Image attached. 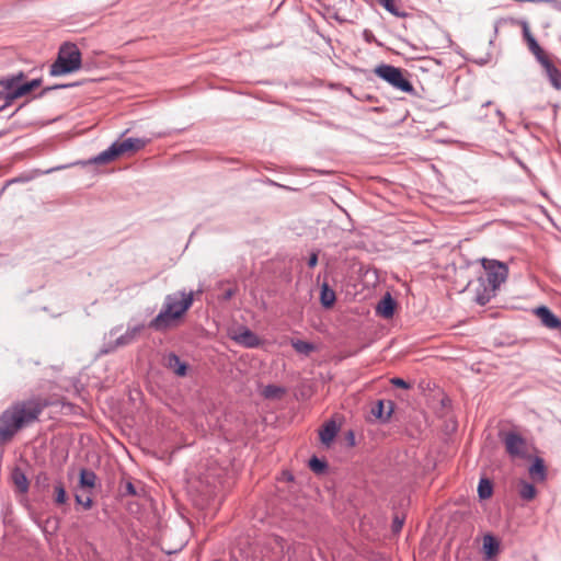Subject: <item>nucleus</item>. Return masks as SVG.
<instances>
[{
    "mask_svg": "<svg viewBox=\"0 0 561 561\" xmlns=\"http://www.w3.org/2000/svg\"><path fill=\"white\" fill-rule=\"evenodd\" d=\"M495 291H491L488 288H483L482 291H478L476 296V301L480 306H485L491 298L494 296Z\"/></svg>",
    "mask_w": 561,
    "mask_h": 561,
    "instance_id": "obj_32",
    "label": "nucleus"
},
{
    "mask_svg": "<svg viewBox=\"0 0 561 561\" xmlns=\"http://www.w3.org/2000/svg\"><path fill=\"white\" fill-rule=\"evenodd\" d=\"M500 437L505 445L506 453L512 458L525 459L528 457L526 439L515 431L501 432Z\"/></svg>",
    "mask_w": 561,
    "mask_h": 561,
    "instance_id": "obj_7",
    "label": "nucleus"
},
{
    "mask_svg": "<svg viewBox=\"0 0 561 561\" xmlns=\"http://www.w3.org/2000/svg\"><path fill=\"white\" fill-rule=\"evenodd\" d=\"M291 347L301 355L308 356L310 353L314 352L317 346L308 341H302L299 339H291L290 340Z\"/></svg>",
    "mask_w": 561,
    "mask_h": 561,
    "instance_id": "obj_22",
    "label": "nucleus"
},
{
    "mask_svg": "<svg viewBox=\"0 0 561 561\" xmlns=\"http://www.w3.org/2000/svg\"><path fill=\"white\" fill-rule=\"evenodd\" d=\"M82 66L81 53L76 44L64 43L57 54V58L50 65L49 75L53 77L65 76L78 71Z\"/></svg>",
    "mask_w": 561,
    "mask_h": 561,
    "instance_id": "obj_4",
    "label": "nucleus"
},
{
    "mask_svg": "<svg viewBox=\"0 0 561 561\" xmlns=\"http://www.w3.org/2000/svg\"><path fill=\"white\" fill-rule=\"evenodd\" d=\"M46 404L37 399L13 402L0 414V446L11 442L25 426L38 420Z\"/></svg>",
    "mask_w": 561,
    "mask_h": 561,
    "instance_id": "obj_1",
    "label": "nucleus"
},
{
    "mask_svg": "<svg viewBox=\"0 0 561 561\" xmlns=\"http://www.w3.org/2000/svg\"><path fill=\"white\" fill-rule=\"evenodd\" d=\"M493 493V484L486 478H481L478 484V495L481 500L491 497Z\"/></svg>",
    "mask_w": 561,
    "mask_h": 561,
    "instance_id": "obj_26",
    "label": "nucleus"
},
{
    "mask_svg": "<svg viewBox=\"0 0 561 561\" xmlns=\"http://www.w3.org/2000/svg\"><path fill=\"white\" fill-rule=\"evenodd\" d=\"M165 366L179 377L186 376L188 369V365L183 362L175 353H169L167 355Z\"/></svg>",
    "mask_w": 561,
    "mask_h": 561,
    "instance_id": "obj_12",
    "label": "nucleus"
},
{
    "mask_svg": "<svg viewBox=\"0 0 561 561\" xmlns=\"http://www.w3.org/2000/svg\"><path fill=\"white\" fill-rule=\"evenodd\" d=\"M477 62H478L479 65H484V64L486 62V60H485V59H481V60H479V61H477Z\"/></svg>",
    "mask_w": 561,
    "mask_h": 561,
    "instance_id": "obj_50",
    "label": "nucleus"
},
{
    "mask_svg": "<svg viewBox=\"0 0 561 561\" xmlns=\"http://www.w3.org/2000/svg\"><path fill=\"white\" fill-rule=\"evenodd\" d=\"M73 85H76V83L55 84V85H51V87H46L36 95V98H43L44 95H46L48 92H50L53 90L66 89V88L73 87Z\"/></svg>",
    "mask_w": 561,
    "mask_h": 561,
    "instance_id": "obj_35",
    "label": "nucleus"
},
{
    "mask_svg": "<svg viewBox=\"0 0 561 561\" xmlns=\"http://www.w3.org/2000/svg\"><path fill=\"white\" fill-rule=\"evenodd\" d=\"M118 331H119V327H115V328L111 329V331L108 333L110 337L116 335Z\"/></svg>",
    "mask_w": 561,
    "mask_h": 561,
    "instance_id": "obj_43",
    "label": "nucleus"
},
{
    "mask_svg": "<svg viewBox=\"0 0 561 561\" xmlns=\"http://www.w3.org/2000/svg\"><path fill=\"white\" fill-rule=\"evenodd\" d=\"M283 4V1H279V4L277 5V9H280Z\"/></svg>",
    "mask_w": 561,
    "mask_h": 561,
    "instance_id": "obj_54",
    "label": "nucleus"
},
{
    "mask_svg": "<svg viewBox=\"0 0 561 561\" xmlns=\"http://www.w3.org/2000/svg\"><path fill=\"white\" fill-rule=\"evenodd\" d=\"M122 496H137L139 495L137 489L131 481H127L119 490Z\"/></svg>",
    "mask_w": 561,
    "mask_h": 561,
    "instance_id": "obj_33",
    "label": "nucleus"
},
{
    "mask_svg": "<svg viewBox=\"0 0 561 561\" xmlns=\"http://www.w3.org/2000/svg\"><path fill=\"white\" fill-rule=\"evenodd\" d=\"M390 382H391V385H393L394 387H398V388H402V389L411 388V385L408 381H405L404 379L399 378V377H393L390 380Z\"/></svg>",
    "mask_w": 561,
    "mask_h": 561,
    "instance_id": "obj_38",
    "label": "nucleus"
},
{
    "mask_svg": "<svg viewBox=\"0 0 561 561\" xmlns=\"http://www.w3.org/2000/svg\"><path fill=\"white\" fill-rule=\"evenodd\" d=\"M32 92L27 81L14 85V88H11V91L7 98V103H4V106L9 107L15 100L28 94Z\"/></svg>",
    "mask_w": 561,
    "mask_h": 561,
    "instance_id": "obj_20",
    "label": "nucleus"
},
{
    "mask_svg": "<svg viewBox=\"0 0 561 561\" xmlns=\"http://www.w3.org/2000/svg\"><path fill=\"white\" fill-rule=\"evenodd\" d=\"M12 480L19 492L26 493L28 490V480L21 469H14L12 472Z\"/></svg>",
    "mask_w": 561,
    "mask_h": 561,
    "instance_id": "obj_24",
    "label": "nucleus"
},
{
    "mask_svg": "<svg viewBox=\"0 0 561 561\" xmlns=\"http://www.w3.org/2000/svg\"><path fill=\"white\" fill-rule=\"evenodd\" d=\"M337 432H339V427H337L335 421H333V420L327 421L323 424L322 428L319 431V437H320L321 443L329 446L335 438Z\"/></svg>",
    "mask_w": 561,
    "mask_h": 561,
    "instance_id": "obj_16",
    "label": "nucleus"
},
{
    "mask_svg": "<svg viewBox=\"0 0 561 561\" xmlns=\"http://www.w3.org/2000/svg\"><path fill=\"white\" fill-rule=\"evenodd\" d=\"M335 291L328 285V283H323L320 287V302L322 307L330 309L335 304Z\"/></svg>",
    "mask_w": 561,
    "mask_h": 561,
    "instance_id": "obj_19",
    "label": "nucleus"
},
{
    "mask_svg": "<svg viewBox=\"0 0 561 561\" xmlns=\"http://www.w3.org/2000/svg\"><path fill=\"white\" fill-rule=\"evenodd\" d=\"M403 523H404V519L402 517H400L399 515H396L392 520V526H391L392 531L399 533L402 529Z\"/></svg>",
    "mask_w": 561,
    "mask_h": 561,
    "instance_id": "obj_39",
    "label": "nucleus"
},
{
    "mask_svg": "<svg viewBox=\"0 0 561 561\" xmlns=\"http://www.w3.org/2000/svg\"><path fill=\"white\" fill-rule=\"evenodd\" d=\"M10 91H11L10 87L7 84L3 77H1L0 78V100H2L3 103H7V98L10 93Z\"/></svg>",
    "mask_w": 561,
    "mask_h": 561,
    "instance_id": "obj_36",
    "label": "nucleus"
},
{
    "mask_svg": "<svg viewBox=\"0 0 561 561\" xmlns=\"http://www.w3.org/2000/svg\"><path fill=\"white\" fill-rule=\"evenodd\" d=\"M495 113H496V115L499 116L500 122H503V121H504V118H505V116H504L503 112H502L501 110H496V112H495Z\"/></svg>",
    "mask_w": 561,
    "mask_h": 561,
    "instance_id": "obj_44",
    "label": "nucleus"
},
{
    "mask_svg": "<svg viewBox=\"0 0 561 561\" xmlns=\"http://www.w3.org/2000/svg\"><path fill=\"white\" fill-rule=\"evenodd\" d=\"M285 393V389L276 385H267L264 387L262 394L265 399H279Z\"/></svg>",
    "mask_w": 561,
    "mask_h": 561,
    "instance_id": "obj_27",
    "label": "nucleus"
},
{
    "mask_svg": "<svg viewBox=\"0 0 561 561\" xmlns=\"http://www.w3.org/2000/svg\"><path fill=\"white\" fill-rule=\"evenodd\" d=\"M283 4V1H279V4L277 5V9H280Z\"/></svg>",
    "mask_w": 561,
    "mask_h": 561,
    "instance_id": "obj_53",
    "label": "nucleus"
},
{
    "mask_svg": "<svg viewBox=\"0 0 561 561\" xmlns=\"http://www.w3.org/2000/svg\"><path fill=\"white\" fill-rule=\"evenodd\" d=\"M236 294V290L232 288H228L222 294V300L227 301L230 300Z\"/></svg>",
    "mask_w": 561,
    "mask_h": 561,
    "instance_id": "obj_42",
    "label": "nucleus"
},
{
    "mask_svg": "<svg viewBox=\"0 0 561 561\" xmlns=\"http://www.w3.org/2000/svg\"><path fill=\"white\" fill-rule=\"evenodd\" d=\"M309 468L316 474H322L328 469V463L325 460L318 458L317 456H312L309 459Z\"/></svg>",
    "mask_w": 561,
    "mask_h": 561,
    "instance_id": "obj_28",
    "label": "nucleus"
},
{
    "mask_svg": "<svg viewBox=\"0 0 561 561\" xmlns=\"http://www.w3.org/2000/svg\"><path fill=\"white\" fill-rule=\"evenodd\" d=\"M7 106H4V103L0 104V112L4 111Z\"/></svg>",
    "mask_w": 561,
    "mask_h": 561,
    "instance_id": "obj_49",
    "label": "nucleus"
},
{
    "mask_svg": "<svg viewBox=\"0 0 561 561\" xmlns=\"http://www.w3.org/2000/svg\"><path fill=\"white\" fill-rule=\"evenodd\" d=\"M542 66L547 78L549 79L551 85L556 90H561V71L554 66V64L546 56L541 60H539Z\"/></svg>",
    "mask_w": 561,
    "mask_h": 561,
    "instance_id": "obj_9",
    "label": "nucleus"
},
{
    "mask_svg": "<svg viewBox=\"0 0 561 561\" xmlns=\"http://www.w3.org/2000/svg\"><path fill=\"white\" fill-rule=\"evenodd\" d=\"M524 37L528 44L529 50L536 56V59L539 61L542 58H545L547 55L545 54L543 49L539 46L536 38L531 35L528 26L524 25Z\"/></svg>",
    "mask_w": 561,
    "mask_h": 561,
    "instance_id": "obj_18",
    "label": "nucleus"
},
{
    "mask_svg": "<svg viewBox=\"0 0 561 561\" xmlns=\"http://www.w3.org/2000/svg\"><path fill=\"white\" fill-rule=\"evenodd\" d=\"M96 474L94 471L90 470V469H85V468H82L80 470V474H79V485L80 488H89V489H92L95 486V483H96Z\"/></svg>",
    "mask_w": 561,
    "mask_h": 561,
    "instance_id": "obj_21",
    "label": "nucleus"
},
{
    "mask_svg": "<svg viewBox=\"0 0 561 561\" xmlns=\"http://www.w3.org/2000/svg\"><path fill=\"white\" fill-rule=\"evenodd\" d=\"M194 291L178 290L164 298L160 312L149 322L148 327L154 331L168 329L173 320L182 318L194 302Z\"/></svg>",
    "mask_w": 561,
    "mask_h": 561,
    "instance_id": "obj_2",
    "label": "nucleus"
},
{
    "mask_svg": "<svg viewBox=\"0 0 561 561\" xmlns=\"http://www.w3.org/2000/svg\"><path fill=\"white\" fill-rule=\"evenodd\" d=\"M348 436L352 437V445H353L354 444V434H353V432H350Z\"/></svg>",
    "mask_w": 561,
    "mask_h": 561,
    "instance_id": "obj_48",
    "label": "nucleus"
},
{
    "mask_svg": "<svg viewBox=\"0 0 561 561\" xmlns=\"http://www.w3.org/2000/svg\"><path fill=\"white\" fill-rule=\"evenodd\" d=\"M234 340L240 345L249 348L257 347L261 344L260 337L248 328H243L239 334L234 336Z\"/></svg>",
    "mask_w": 561,
    "mask_h": 561,
    "instance_id": "obj_15",
    "label": "nucleus"
},
{
    "mask_svg": "<svg viewBox=\"0 0 561 561\" xmlns=\"http://www.w3.org/2000/svg\"><path fill=\"white\" fill-rule=\"evenodd\" d=\"M318 264V253L317 252H312L308 259V262H307V265L310 267V268H313L316 267Z\"/></svg>",
    "mask_w": 561,
    "mask_h": 561,
    "instance_id": "obj_40",
    "label": "nucleus"
},
{
    "mask_svg": "<svg viewBox=\"0 0 561 561\" xmlns=\"http://www.w3.org/2000/svg\"><path fill=\"white\" fill-rule=\"evenodd\" d=\"M397 302L391 297L389 293H387L377 304L376 312L385 319L392 318L396 311Z\"/></svg>",
    "mask_w": 561,
    "mask_h": 561,
    "instance_id": "obj_11",
    "label": "nucleus"
},
{
    "mask_svg": "<svg viewBox=\"0 0 561 561\" xmlns=\"http://www.w3.org/2000/svg\"><path fill=\"white\" fill-rule=\"evenodd\" d=\"M145 328V323H137L134 325L128 323L126 332L116 337V345H121L122 347L130 345L137 340L138 335L144 331Z\"/></svg>",
    "mask_w": 561,
    "mask_h": 561,
    "instance_id": "obj_10",
    "label": "nucleus"
},
{
    "mask_svg": "<svg viewBox=\"0 0 561 561\" xmlns=\"http://www.w3.org/2000/svg\"><path fill=\"white\" fill-rule=\"evenodd\" d=\"M325 19H334L340 23L347 22L348 19L344 15H342L339 11H335L331 8H325V13L323 14Z\"/></svg>",
    "mask_w": 561,
    "mask_h": 561,
    "instance_id": "obj_34",
    "label": "nucleus"
},
{
    "mask_svg": "<svg viewBox=\"0 0 561 561\" xmlns=\"http://www.w3.org/2000/svg\"><path fill=\"white\" fill-rule=\"evenodd\" d=\"M148 144V140L145 138H125V139H117L112 145L100 152L99 154L90 158L87 161H77L71 163V165H87V164H107L114 160H116L118 157L125 154V153H134L142 148ZM69 165H58L55 168H51L46 171V173H51L54 171L62 170Z\"/></svg>",
    "mask_w": 561,
    "mask_h": 561,
    "instance_id": "obj_3",
    "label": "nucleus"
},
{
    "mask_svg": "<svg viewBox=\"0 0 561 561\" xmlns=\"http://www.w3.org/2000/svg\"><path fill=\"white\" fill-rule=\"evenodd\" d=\"M483 557L485 560L494 559L500 552V541L499 539L491 535L486 534L483 537V546H482Z\"/></svg>",
    "mask_w": 561,
    "mask_h": 561,
    "instance_id": "obj_13",
    "label": "nucleus"
},
{
    "mask_svg": "<svg viewBox=\"0 0 561 561\" xmlns=\"http://www.w3.org/2000/svg\"><path fill=\"white\" fill-rule=\"evenodd\" d=\"M385 7V9L390 12L391 14L399 16V18H405L408 13L401 9V2H379Z\"/></svg>",
    "mask_w": 561,
    "mask_h": 561,
    "instance_id": "obj_29",
    "label": "nucleus"
},
{
    "mask_svg": "<svg viewBox=\"0 0 561 561\" xmlns=\"http://www.w3.org/2000/svg\"><path fill=\"white\" fill-rule=\"evenodd\" d=\"M536 494H537V490L534 484H531L525 480L519 481L518 495L522 500L531 501L535 499Z\"/></svg>",
    "mask_w": 561,
    "mask_h": 561,
    "instance_id": "obj_23",
    "label": "nucleus"
},
{
    "mask_svg": "<svg viewBox=\"0 0 561 561\" xmlns=\"http://www.w3.org/2000/svg\"><path fill=\"white\" fill-rule=\"evenodd\" d=\"M286 479H288V480H293V476H291L290 473H288V474L286 476Z\"/></svg>",
    "mask_w": 561,
    "mask_h": 561,
    "instance_id": "obj_51",
    "label": "nucleus"
},
{
    "mask_svg": "<svg viewBox=\"0 0 561 561\" xmlns=\"http://www.w3.org/2000/svg\"><path fill=\"white\" fill-rule=\"evenodd\" d=\"M54 501L57 505L66 504L68 501L66 488L60 480L56 481L54 484Z\"/></svg>",
    "mask_w": 561,
    "mask_h": 561,
    "instance_id": "obj_25",
    "label": "nucleus"
},
{
    "mask_svg": "<svg viewBox=\"0 0 561 561\" xmlns=\"http://www.w3.org/2000/svg\"><path fill=\"white\" fill-rule=\"evenodd\" d=\"M118 347H122L121 345H116V339L114 341H105L102 345V347L98 352V357L107 355L110 353L115 352Z\"/></svg>",
    "mask_w": 561,
    "mask_h": 561,
    "instance_id": "obj_31",
    "label": "nucleus"
},
{
    "mask_svg": "<svg viewBox=\"0 0 561 561\" xmlns=\"http://www.w3.org/2000/svg\"><path fill=\"white\" fill-rule=\"evenodd\" d=\"M76 503L82 505L84 510H90L92 507L93 501L90 496L83 500L79 494L75 495Z\"/></svg>",
    "mask_w": 561,
    "mask_h": 561,
    "instance_id": "obj_37",
    "label": "nucleus"
},
{
    "mask_svg": "<svg viewBox=\"0 0 561 561\" xmlns=\"http://www.w3.org/2000/svg\"><path fill=\"white\" fill-rule=\"evenodd\" d=\"M492 104L491 101H486L485 103L482 104L483 107H486V106H490Z\"/></svg>",
    "mask_w": 561,
    "mask_h": 561,
    "instance_id": "obj_47",
    "label": "nucleus"
},
{
    "mask_svg": "<svg viewBox=\"0 0 561 561\" xmlns=\"http://www.w3.org/2000/svg\"><path fill=\"white\" fill-rule=\"evenodd\" d=\"M480 262L485 271L491 291H495L506 282L508 277V266L504 262L494 259L482 257Z\"/></svg>",
    "mask_w": 561,
    "mask_h": 561,
    "instance_id": "obj_6",
    "label": "nucleus"
},
{
    "mask_svg": "<svg viewBox=\"0 0 561 561\" xmlns=\"http://www.w3.org/2000/svg\"><path fill=\"white\" fill-rule=\"evenodd\" d=\"M535 314L540 319L541 323L548 329H560L561 320L547 307L539 306L535 309Z\"/></svg>",
    "mask_w": 561,
    "mask_h": 561,
    "instance_id": "obj_8",
    "label": "nucleus"
},
{
    "mask_svg": "<svg viewBox=\"0 0 561 561\" xmlns=\"http://www.w3.org/2000/svg\"><path fill=\"white\" fill-rule=\"evenodd\" d=\"M528 471H529V474L531 476V478L536 481L542 482L547 478L546 465H545L543 459L540 457H535Z\"/></svg>",
    "mask_w": 561,
    "mask_h": 561,
    "instance_id": "obj_17",
    "label": "nucleus"
},
{
    "mask_svg": "<svg viewBox=\"0 0 561 561\" xmlns=\"http://www.w3.org/2000/svg\"><path fill=\"white\" fill-rule=\"evenodd\" d=\"M28 181V178H15L11 182H26Z\"/></svg>",
    "mask_w": 561,
    "mask_h": 561,
    "instance_id": "obj_45",
    "label": "nucleus"
},
{
    "mask_svg": "<svg viewBox=\"0 0 561 561\" xmlns=\"http://www.w3.org/2000/svg\"><path fill=\"white\" fill-rule=\"evenodd\" d=\"M557 11L561 12V2H551Z\"/></svg>",
    "mask_w": 561,
    "mask_h": 561,
    "instance_id": "obj_46",
    "label": "nucleus"
},
{
    "mask_svg": "<svg viewBox=\"0 0 561 561\" xmlns=\"http://www.w3.org/2000/svg\"><path fill=\"white\" fill-rule=\"evenodd\" d=\"M283 4V1H279V4L277 5V9H280Z\"/></svg>",
    "mask_w": 561,
    "mask_h": 561,
    "instance_id": "obj_55",
    "label": "nucleus"
},
{
    "mask_svg": "<svg viewBox=\"0 0 561 561\" xmlns=\"http://www.w3.org/2000/svg\"><path fill=\"white\" fill-rule=\"evenodd\" d=\"M494 31H495V33L497 32V22H495V24H494Z\"/></svg>",
    "mask_w": 561,
    "mask_h": 561,
    "instance_id": "obj_52",
    "label": "nucleus"
},
{
    "mask_svg": "<svg viewBox=\"0 0 561 561\" xmlns=\"http://www.w3.org/2000/svg\"><path fill=\"white\" fill-rule=\"evenodd\" d=\"M377 77L389 83L393 89L408 94H414V87L404 76L401 68L392 65L380 64L375 68Z\"/></svg>",
    "mask_w": 561,
    "mask_h": 561,
    "instance_id": "obj_5",
    "label": "nucleus"
},
{
    "mask_svg": "<svg viewBox=\"0 0 561 561\" xmlns=\"http://www.w3.org/2000/svg\"><path fill=\"white\" fill-rule=\"evenodd\" d=\"M387 405L388 410H386V402L383 400H378L370 411L371 414L382 423L388 422L393 413V402L387 401Z\"/></svg>",
    "mask_w": 561,
    "mask_h": 561,
    "instance_id": "obj_14",
    "label": "nucleus"
},
{
    "mask_svg": "<svg viewBox=\"0 0 561 561\" xmlns=\"http://www.w3.org/2000/svg\"><path fill=\"white\" fill-rule=\"evenodd\" d=\"M42 82L43 80L41 78H35V79H32L30 81H27L31 90L33 91L34 89H37L42 85Z\"/></svg>",
    "mask_w": 561,
    "mask_h": 561,
    "instance_id": "obj_41",
    "label": "nucleus"
},
{
    "mask_svg": "<svg viewBox=\"0 0 561 561\" xmlns=\"http://www.w3.org/2000/svg\"><path fill=\"white\" fill-rule=\"evenodd\" d=\"M3 79L5 80L7 84L11 88H14V85L25 82V73L23 71H18L8 76H4Z\"/></svg>",
    "mask_w": 561,
    "mask_h": 561,
    "instance_id": "obj_30",
    "label": "nucleus"
}]
</instances>
